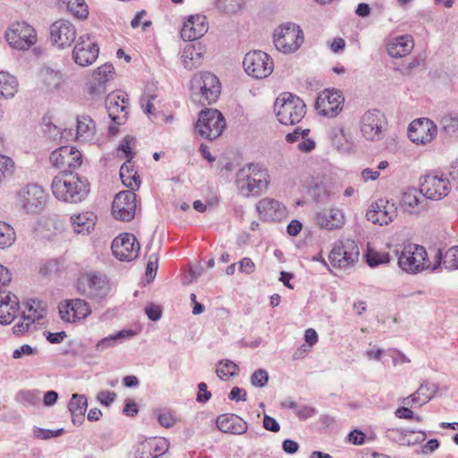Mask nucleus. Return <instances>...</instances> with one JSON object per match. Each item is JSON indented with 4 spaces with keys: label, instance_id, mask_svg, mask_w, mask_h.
<instances>
[{
    "label": "nucleus",
    "instance_id": "f257e3e1",
    "mask_svg": "<svg viewBox=\"0 0 458 458\" xmlns=\"http://www.w3.org/2000/svg\"><path fill=\"white\" fill-rule=\"evenodd\" d=\"M235 184L244 196H260L270 184L268 169L260 163H249L237 171Z\"/></svg>",
    "mask_w": 458,
    "mask_h": 458
},
{
    "label": "nucleus",
    "instance_id": "f03ea898",
    "mask_svg": "<svg viewBox=\"0 0 458 458\" xmlns=\"http://www.w3.org/2000/svg\"><path fill=\"white\" fill-rule=\"evenodd\" d=\"M51 189L54 196L67 202H80L89 192V182L72 173H60L55 176Z\"/></svg>",
    "mask_w": 458,
    "mask_h": 458
},
{
    "label": "nucleus",
    "instance_id": "7ed1b4c3",
    "mask_svg": "<svg viewBox=\"0 0 458 458\" xmlns=\"http://www.w3.org/2000/svg\"><path fill=\"white\" fill-rule=\"evenodd\" d=\"M218 78L210 72L196 73L191 81V98L202 106L211 105L220 95Z\"/></svg>",
    "mask_w": 458,
    "mask_h": 458
},
{
    "label": "nucleus",
    "instance_id": "20e7f679",
    "mask_svg": "<svg viewBox=\"0 0 458 458\" xmlns=\"http://www.w3.org/2000/svg\"><path fill=\"white\" fill-rule=\"evenodd\" d=\"M277 120L284 125L300 123L306 114V105L299 97L289 93H282L274 105Z\"/></svg>",
    "mask_w": 458,
    "mask_h": 458
},
{
    "label": "nucleus",
    "instance_id": "39448f33",
    "mask_svg": "<svg viewBox=\"0 0 458 458\" xmlns=\"http://www.w3.org/2000/svg\"><path fill=\"white\" fill-rule=\"evenodd\" d=\"M77 291L91 301H100L107 296L110 284L106 276L98 272H89L79 277Z\"/></svg>",
    "mask_w": 458,
    "mask_h": 458
},
{
    "label": "nucleus",
    "instance_id": "423d86ee",
    "mask_svg": "<svg viewBox=\"0 0 458 458\" xmlns=\"http://www.w3.org/2000/svg\"><path fill=\"white\" fill-rule=\"evenodd\" d=\"M304 41V33L299 25L287 23L279 27L274 34L276 49L284 54L296 52Z\"/></svg>",
    "mask_w": 458,
    "mask_h": 458
},
{
    "label": "nucleus",
    "instance_id": "0eeeda50",
    "mask_svg": "<svg viewBox=\"0 0 458 458\" xmlns=\"http://www.w3.org/2000/svg\"><path fill=\"white\" fill-rule=\"evenodd\" d=\"M46 307L42 301L30 299L23 303L21 320L13 327L14 335H20L30 330H36L45 318Z\"/></svg>",
    "mask_w": 458,
    "mask_h": 458
},
{
    "label": "nucleus",
    "instance_id": "6e6552de",
    "mask_svg": "<svg viewBox=\"0 0 458 458\" xmlns=\"http://www.w3.org/2000/svg\"><path fill=\"white\" fill-rule=\"evenodd\" d=\"M359 254L357 243L353 240L346 239L335 242L328 258L334 267L345 269L358 261Z\"/></svg>",
    "mask_w": 458,
    "mask_h": 458
},
{
    "label": "nucleus",
    "instance_id": "1a4fd4ad",
    "mask_svg": "<svg viewBox=\"0 0 458 458\" xmlns=\"http://www.w3.org/2000/svg\"><path fill=\"white\" fill-rule=\"evenodd\" d=\"M225 128V118L216 109H206L201 111L195 127L200 136L208 140L218 138Z\"/></svg>",
    "mask_w": 458,
    "mask_h": 458
},
{
    "label": "nucleus",
    "instance_id": "9d476101",
    "mask_svg": "<svg viewBox=\"0 0 458 458\" xmlns=\"http://www.w3.org/2000/svg\"><path fill=\"white\" fill-rule=\"evenodd\" d=\"M242 65L248 75L258 80L267 78L274 69L273 60L267 53L260 50L247 53Z\"/></svg>",
    "mask_w": 458,
    "mask_h": 458
},
{
    "label": "nucleus",
    "instance_id": "9b49d317",
    "mask_svg": "<svg viewBox=\"0 0 458 458\" xmlns=\"http://www.w3.org/2000/svg\"><path fill=\"white\" fill-rule=\"evenodd\" d=\"M427 251L420 245H408L404 247L398 258L400 268L408 273H417L429 267L427 262Z\"/></svg>",
    "mask_w": 458,
    "mask_h": 458
},
{
    "label": "nucleus",
    "instance_id": "f8f14e48",
    "mask_svg": "<svg viewBox=\"0 0 458 458\" xmlns=\"http://www.w3.org/2000/svg\"><path fill=\"white\" fill-rule=\"evenodd\" d=\"M451 191L449 179L443 174H428L423 176L420 192L426 198L439 200L446 197Z\"/></svg>",
    "mask_w": 458,
    "mask_h": 458
},
{
    "label": "nucleus",
    "instance_id": "ddd939ff",
    "mask_svg": "<svg viewBox=\"0 0 458 458\" xmlns=\"http://www.w3.org/2000/svg\"><path fill=\"white\" fill-rule=\"evenodd\" d=\"M386 119L378 110H369L360 118V129L362 136L370 141H379L384 138Z\"/></svg>",
    "mask_w": 458,
    "mask_h": 458
},
{
    "label": "nucleus",
    "instance_id": "4468645a",
    "mask_svg": "<svg viewBox=\"0 0 458 458\" xmlns=\"http://www.w3.org/2000/svg\"><path fill=\"white\" fill-rule=\"evenodd\" d=\"M5 38L9 45L20 50L29 49L37 41L34 28L26 22H16L5 32Z\"/></svg>",
    "mask_w": 458,
    "mask_h": 458
},
{
    "label": "nucleus",
    "instance_id": "2eb2a0df",
    "mask_svg": "<svg viewBox=\"0 0 458 458\" xmlns=\"http://www.w3.org/2000/svg\"><path fill=\"white\" fill-rule=\"evenodd\" d=\"M344 98L336 89H325L318 94L315 107L320 115L326 117H335L343 110Z\"/></svg>",
    "mask_w": 458,
    "mask_h": 458
},
{
    "label": "nucleus",
    "instance_id": "dca6fc26",
    "mask_svg": "<svg viewBox=\"0 0 458 458\" xmlns=\"http://www.w3.org/2000/svg\"><path fill=\"white\" fill-rule=\"evenodd\" d=\"M45 201V191L37 184L26 185L18 192V205L26 213H38Z\"/></svg>",
    "mask_w": 458,
    "mask_h": 458
},
{
    "label": "nucleus",
    "instance_id": "f3484780",
    "mask_svg": "<svg viewBox=\"0 0 458 458\" xmlns=\"http://www.w3.org/2000/svg\"><path fill=\"white\" fill-rule=\"evenodd\" d=\"M49 158L55 167L64 170L62 173H70L68 169L78 168L82 164L81 152L70 146H63L54 150Z\"/></svg>",
    "mask_w": 458,
    "mask_h": 458
},
{
    "label": "nucleus",
    "instance_id": "a211bd4d",
    "mask_svg": "<svg viewBox=\"0 0 458 458\" xmlns=\"http://www.w3.org/2000/svg\"><path fill=\"white\" fill-rule=\"evenodd\" d=\"M111 248L114 256L119 260L131 261L139 255L140 243L133 234L124 233L114 238Z\"/></svg>",
    "mask_w": 458,
    "mask_h": 458
},
{
    "label": "nucleus",
    "instance_id": "6ab92c4d",
    "mask_svg": "<svg viewBox=\"0 0 458 458\" xmlns=\"http://www.w3.org/2000/svg\"><path fill=\"white\" fill-rule=\"evenodd\" d=\"M136 211V194L131 191L117 193L112 205L113 216L121 221L129 222Z\"/></svg>",
    "mask_w": 458,
    "mask_h": 458
},
{
    "label": "nucleus",
    "instance_id": "aec40b11",
    "mask_svg": "<svg viewBox=\"0 0 458 458\" xmlns=\"http://www.w3.org/2000/svg\"><path fill=\"white\" fill-rule=\"evenodd\" d=\"M77 37L75 26L67 20H58L50 26V39L58 48L71 47Z\"/></svg>",
    "mask_w": 458,
    "mask_h": 458
},
{
    "label": "nucleus",
    "instance_id": "412c9836",
    "mask_svg": "<svg viewBox=\"0 0 458 458\" xmlns=\"http://www.w3.org/2000/svg\"><path fill=\"white\" fill-rule=\"evenodd\" d=\"M397 216V208L394 202L379 199L369 206L366 213L369 221L375 225H388Z\"/></svg>",
    "mask_w": 458,
    "mask_h": 458
},
{
    "label": "nucleus",
    "instance_id": "4be33fe9",
    "mask_svg": "<svg viewBox=\"0 0 458 458\" xmlns=\"http://www.w3.org/2000/svg\"><path fill=\"white\" fill-rule=\"evenodd\" d=\"M437 132V126L428 118L414 120L409 125V138L416 144L426 145L430 143L436 137Z\"/></svg>",
    "mask_w": 458,
    "mask_h": 458
},
{
    "label": "nucleus",
    "instance_id": "5701e85b",
    "mask_svg": "<svg viewBox=\"0 0 458 458\" xmlns=\"http://www.w3.org/2000/svg\"><path fill=\"white\" fill-rule=\"evenodd\" d=\"M128 98L124 92H112L106 98V108L108 116L117 125L127 120Z\"/></svg>",
    "mask_w": 458,
    "mask_h": 458
},
{
    "label": "nucleus",
    "instance_id": "b1692460",
    "mask_svg": "<svg viewBox=\"0 0 458 458\" xmlns=\"http://www.w3.org/2000/svg\"><path fill=\"white\" fill-rule=\"evenodd\" d=\"M98 45L89 40L88 34L80 36L72 51L74 62L81 66H88L93 64L98 56Z\"/></svg>",
    "mask_w": 458,
    "mask_h": 458
},
{
    "label": "nucleus",
    "instance_id": "393cba45",
    "mask_svg": "<svg viewBox=\"0 0 458 458\" xmlns=\"http://www.w3.org/2000/svg\"><path fill=\"white\" fill-rule=\"evenodd\" d=\"M59 313L64 321L74 323L85 319L91 313V309L86 301L72 299L59 306Z\"/></svg>",
    "mask_w": 458,
    "mask_h": 458
},
{
    "label": "nucleus",
    "instance_id": "a878e982",
    "mask_svg": "<svg viewBox=\"0 0 458 458\" xmlns=\"http://www.w3.org/2000/svg\"><path fill=\"white\" fill-rule=\"evenodd\" d=\"M208 25L204 15H191L183 23L181 36L185 41H193L201 38L208 31Z\"/></svg>",
    "mask_w": 458,
    "mask_h": 458
},
{
    "label": "nucleus",
    "instance_id": "bb28decb",
    "mask_svg": "<svg viewBox=\"0 0 458 458\" xmlns=\"http://www.w3.org/2000/svg\"><path fill=\"white\" fill-rule=\"evenodd\" d=\"M257 210L266 221L281 220L286 216V209L278 200L274 199H262L257 204Z\"/></svg>",
    "mask_w": 458,
    "mask_h": 458
},
{
    "label": "nucleus",
    "instance_id": "cd10ccee",
    "mask_svg": "<svg viewBox=\"0 0 458 458\" xmlns=\"http://www.w3.org/2000/svg\"><path fill=\"white\" fill-rule=\"evenodd\" d=\"M344 222V215L339 208L323 209L316 215V223L319 227L327 230L342 228Z\"/></svg>",
    "mask_w": 458,
    "mask_h": 458
},
{
    "label": "nucleus",
    "instance_id": "c85d7f7f",
    "mask_svg": "<svg viewBox=\"0 0 458 458\" xmlns=\"http://www.w3.org/2000/svg\"><path fill=\"white\" fill-rule=\"evenodd\" d=\"M18 310V298L10 292L0 291V324L11 323Z\"/></svg>",
    "mask_w": 458,
    "mask_h": 458
},
{
    "label": "nucleus",
    "instance_id": "c756f323",
    "mask_svg": "<svg viewBox=\"0 0 458 458\" xmlns=\"http://www.w3.org/2000/svg\"><path fill=\"white\" fill-rule=\"evenodd\" d=\"M114 67L111 64L99 66L92 74L89 85L90 94L101 95L106 92V83L113 77Z\"/></svg>",
    "mask_w": 458,
    "mask_h": 458
},
{
    "label": "nucleus",
    "instance_id": "7c9ffc66",
    "mask_svg": "<svg viewBox=\"0 0 458 458\" xmlns=\"http://www.w3.org/2000/svg\"><path fill=\"white\" fill-rule=\"evenodd\" d=\"M217 428L227 434L242 435L248 429V424L242 418L233 414H222L216 419Z\"/></svg>",
    "mask_w": 458,
    "mask_h": 458
},
{
    "label": "nucleus",
    "instance_id": "2f4dec72",
    "mask_svg": "<svg viewBox=\"0 0 458 458\" xmlns=\"http://www.w3.org/2000/svg\"><path fill=\"white\" fill-rule=\"evenodd\" d=\"M414 47V41L409 35L392 38L386 47L387 54L394 58H401L409 55Z\"/></svg>",
    "mask_w": 458,
    "mask_h": 458
},
{
    "label": "nucleus",
    "instance_id": "473e14b6",
    "mask_svg": "<svg viewBox=\"0 0 458 458\" xmlns=\"http://www.w3.org/2000/svg\"><path fill=\"white\" fill-rule=\"evenodd\" d=\"M203 47L199 43L188 45L182 53V62L188 70L196 69L201 65L203 60Z\"/></svg>",
    "mask_w": 458,
    "mask_h": 458
},
{
    "label": "nucleus",
    "instance_id": "72a5a7b5",
    "mask_svg": "<svg viewBox=\"0 0 458 458\" xmlns=\"http://www.w3.org/2000/svg\"><path fill=\"white\" fill-rule=\"evenodd\" d=\"M96 135V123L89 115H81L77 118L76 140L78 141H92Z\"/></svg>",
    "mask_w": 458,
    "mask_h": 458
},
{
    "label": "nucleus",
    "instance_id": "f704fd0d",
    "mask_svg": "<svg viewBox=\"0 0 458 458\" xmlns=\"http://www.w3.org/2000/svg\"><path fill=\"white\" fill-rule=\"evenodd\" d=\"M440 133L451 140H458V114L450 113L439 119Z\"/></svg>",
    "mask_w": 458,
    "mask_h": 458
},
{
    "label": "nucleus",
    "instance_id": "c9c22d12",
    "mask_svg": "<svg viewBox=\"0 0 458 458\" xmlns=\"http://www.w3.org/2000/svg\"><path fill=\"white\" fill-rule=\"evenodd\" d=\"M436 264L432 269L435 270L442 263L448 270L458 269V246L448 249L445 254L440 250L435 253Z\"/></svg>",
    "mask_w": 458,
    "mask_h": 458
},
{
    "label": "nucleus",
    "instance_id": "e433bc0d",
    "mask_svg": "<svg viewBox=\"0 0 458 458\" xmlns=\"http://www.w3.org/2000/svg\"><path fill=\"white\" fill-rule=\"evenodd\" d=\"M88 407L87 398L83 394H73L68 404L73 424H76V418L79 423H82Z\"/></svg>",
    "mask_w": 458,
    "mask_h": 458
},
{
    "label": "nucleus",
    "instance_id": "4c0bfd02",
    "mask_svg": "<svg viewBox=\"0 0 458 458\" xmlns=\"http://www.w3.org/2000/svg\"><path fill=\"white\" fill-rule=\"evenodd\" d=\"M120 177L123 185L131 189V191L139 189L140 180L137 172L134 171L131 162H124L120 168Z\"/></svg>",
    "mask_w": 458,
    "mask_h": 458
},
{
    "label": "nucleus",
    "instance_id": "58836bf2",
    "mask_svg": "<svg viewBox=\"0 0 458 458\" xmlns=\"http://www.w3.org/2000/svg\"><path fill=\"white\" fill-rule=\"evenodd\" d=\"M18 91L16 78L8 72H0V98H12Z\"/></svg>",
    "mask_w": 458,
    "mask_h": 458
},
{
    "label": "nucleus",
    "instance_id": "ea45409f",
    "mask_svg": "<svg viewBox=\"0 0 458 458\" xmlns=\"http://www.w3.org/2000/svg\"><path fill=\"white\" fill-rule=\"evenodd\" d=\"M73 230L77 233H89L93 228L95 222L94 216L89 213H82L71 216Z\"/></svg>",
    "mask_w": 458,
    "mask_h": 458
},
{
    "label": "nucleus",
    "instance_id": "a19ab883",
    "mask_svg": "<svg viewBox=\"0 0 458 458\" xmlns=\"http://www.w3.org/2000/svg\"><path fill=\"white\" fill-rule=\"evenodd\" d=\"M133 335L134 332L131 330H121L114 335H110L98 341L96 344V350L98 352H103L107 348L114 346L118 341H123L125 338Z\"/></svg>",
    "mask_w": 458,
    "mask_h": 458
},
{
    "label": "nucleus",
    "instance_id": "79ce46f5",
    "mask_svg": "<svg viewBox=\"0 0 458 458\" xmlns=\"http://www.w3.org/2000/svg\"><path fill=\"white\" fill-rule=\"evenodd\" d=\"M420 199L415 189H409L403 193L401 199V207L410 214H415L420 211Z\"/></svg>",
    "mask_w": 458,
    "mask_h": 458
},
{
    "label": "nucleus",
    "instance_id": "37998d69",
    "mask_svg": "<svg viewBox=\"0 0 458 458\" xmlns=\"http://www.w3.org/2000/svg\"><path fill=\"white\" fill-rule=\"evenodd\" d=\"M40 78L43 84L49 90L57 89L63 82L61 72L47 67L40 71Z\"/></svg>",
    "mask_w": 458,
    "mask_h": 458
},
{
    "label": "nucleus",
    "instance_id": "c03bdc74",
    "mask_svg": "<svg viewBox=\"0 0 458 458\" xmlns=\"http://www.w3.org/2000/svg\"><path fill=\"white\" fill-rule=\"evenodd\" d=\"M142 453L146 448L152 449L153 454H149L151 458H157V456L165 454L169 449V442L164 437L155 438L150 442L141 443Z\"/></svg>",
    "mask_w": 458,
    "mask_h": 458
},
{
    "label": "nucleus",
    "instance_id": "a18cd8bd",
    "mask_svg": "<svg viewBox=\"0 0 458 458\" xmlns=\"http://www.w3.org/2000/svg\"><path fill=\"white\" fill-rule=\"evenodd\" d=\"M238 365L230 360H222L216 365V373L222 380H227L238 374Z\"/></svg>",
    "mask_w": 458,
    "mask_h": 458
},
{
    "label": "nucleus",
    "instance_id": "49530a36",
    "mask_svg": "<svg viewBox=\"0 0 458 458\" xmlns=\"http://www.w3.org/2000/svg\"><path fill=\"white\" fill-rule=\"evenodd\" d=\"M66 4L67 10L78 19H86L89 9L85 0H62Z\"/></svg>",
    "mask_w": 458,
    "mask_h": 458
},
{
    "label": "nucleus",
    "instance_id": "de8ad7c7",
    "mask_svg": "<svg viewBox=\"0 0 458 458\" xmlns=\"http://www.w3.org/2000/svg\"><path fill=\"white\" fill-rule=\"evenodd\" d=\"M16 240L14 229L7 223L0 221V249L11 247Z\"/></svg>",
    "mask_w": 458,
    "mask_h": 458
},
{
    "label": "nucleus",
    "instance_id": "09e8293b",
    "mask_svg": "<svg viewBox=\"0 0 458 458\" xmlns=\"http://www.w3.org/2000/svg\"><path fill=\"white\" fill-rule=\"evenodd\" d=\"M217 9L225 13H235L242 10L245 0H214Z\"/></svg>",
    "mask_w": 458,
    "mask_h": 458
},
{
    "label": "nucleus",
    "instance_id": "8fccbe9b",
    "mask_svg": "<svg viewBox=\"0 0 458 458\" xmlns=\"http://www.w3.org/2000/svg\"><path fill=\"white\" fill-rule=\"evenodd\" d=\"M367 262L369 267H377L378 265L386 264L390 261L389 253L378 252L370 248L368 249L366 254Z\"/></svg>",
    "mask_w": 458,
    "mask_h": 458
},
{
    "label": "nucleus",
    "instance_id": "3c124183",
    "mask_svg": "<svg viewBox=\"0 0 458 458\" xmlns=\"http://www.w3.org/2000/svg\"><path fill=\"white\" fill-rule=\"evenodd\" d=\"M437 390V385L424 381L418 388L417 394L420 396L422 403H427L433 398Z\"/></svg>",
    "mask_w": 458,
    "mask_h": 458
},
{
    "label": "nucleus",
    "instance_id": "603ef678",
    "mask_svg": "<svg viewBox=\"0 0 458 458\" xmlns=\"http://www.w3.org/2000/svg\"><path fill=\"white\" fill-rule=\"evenodd\" d=\"M135 138L130 135L125 136L121 144L118 147V151H122L124 154V157L126 158V162H131V159L134 157V153L132 152V148L135 146Z\"/></svg>",
    "mask_w": 458,
    "mask_h": 458
},
{
    "label": "nucleus",
    "instance_id": "864d4df0",
    "mask_svg": "<svg viewBox=\"0 0 458 458\" xmlns=\"http://www.w3.org/2000/svg\"><path fill=\"white\" fill-rule=\"evenodd\" d=\"M18 399L23 403L38 405L40 403L41 395L40 392L38 390L21 391L18 394Z\"/></svg>",
    "mask_w": 458,
    "mask_h": 458
},
{
    "label": "nucleus",
    "instance_id": "5fc2aeb1",
    "mask_svg": "<svg viewBox=\"0 0 458 458\" xmlns=\"http://www.w3.org/2000/svg\"><path fill=\"white\" fill-rule=\"evenodd\" d=\"M415 430H405L402 428H389L386 431V437L395 442H399L403 445V441L405 440V437H407L408 433H415Z\"/></svg>",
    "mask_w": 458,
    "mask_h": 458
},
{
    "label": "nucleus",
    "instance_id": "6e6d98bb",
    "mask_svg": "<svg viewBox=\"0 0 458 458\" xmlns=\"http://www.w3.org/2000/svg\"><path fill=\"white\" fill-rule=\"evenodd\" d=\"M268 381V374L263 369L256 370L250 377L251 385L256 387H263Z\"/></svg>",
    "mask_w": 458,
    "mask_h": 458
},
{
    "label": "nucleus",
    "instance_id": "4d7b16f0",
    "mask_svg": "<svg viewBox=\"0 0 458 458\" xmlns=\"http://www.w3.org/2000/svg\"><path fill=\"white\" fill-rule=\"evenodd\" d=\"M13 168V160L6 156L0 155V182L5 178L6 174L12 173Z\"/></svg>",
    "mask_w": 458,
    "mask_h": 458
},
{
    "label": "nucleus",
    "instance_id": "13d9d810",
    "mask_svg": "<svg viewBox=\"0 0 458 458\" xmlns=\"http://www.w3.org/2000/svg\"><path fill=\"white\" fill-rule=\"evenodd\" d=\"M157 420L161 426L169 428L175 423V418L170 411H162L157 414Z\"/></svg>",
    "mask_w": 458,
    "mask_h": 458
},
{
    "label": "nucleus",
    "instance_id": "bf43d9fd",
    "mask_svg": "<svg viewBox=\"0 0 458 458\" xmlns=\"http://www.w3.org/2000/svg\"><path fill=\"white\" fill-rule=\"evenodd\" d=\"M64 429L59 428L57 430H49V429H43V428H36L34 430V435L36 437L39 439H49L52 437H59L63 434Z\"/></svg>",
    "mask_w": 458,
    "mask_h": 458
},
{
    "label": "nucleus",
    "instance_id": "052dcab7",
    "mask_svg": "<svg viewBox=\"0 0 458 458\" xmlns=\"http://www.w3.org/2000/svg\"><path fill=\"white\" fill-rule=\"evenodd\" d=\"M37 353V350L29 344H23L20 348L15 349L13 352V359H21L23 356H30Z\"/></svg>",
    "mask_w": 458,
    "mask_h": 458
},
{
    "label": "nucleus",
    "instance_id": "680f3d73",
    "mask_svg": "<svg viewBox=\"0 0 458 458\" xmlns=\"http://www.w3.org/2000/svg\"><path fill=\"white\" fill-rule=\"evenodd\" d=\"M115 398H116V394L114 392H111V391H101L97 395L98 401L101 404L106 405V406H108L112 403H114Z\"/></svg>",
    "mask_w": 458,
    "mask_h": 458
},
{
    "label": "nucleus",
    "instance_id": "e2e57ef3",
    "mask_svg": "<svg viewBox=\"0 0 458 458\" xmlns=\"http://www.w3.org/2000/svg\"><path fill=\"white\" fill-rule=\"evenodd\" d=\"M199 392L197 394V402L199 403H207L210 397L211 393L208 391V386L206 383L201 382L198 385Z\"/></svg>",
    "mask_w": 458,
    "mask_h": 458
},
{
    "label": "nucleus",
    "instance_id": "0e129e2a",
    "mask_svg": "<svg viewBox=\"0 0 458 458\" xmlns=\"http://www.w3.org/2000/svg\"><path fill=\"white\" fill-rule=\"evenodd\" d=\"M145 312L148 318L153 321L158 320L162 315L160 307L155 304H149L146 306Z\"/></svg>",
    "mask_w": 458,
    "mask_h": 458
},
{
    "label": "nucleus",
    "instance_id": "69168bd1",
    "mask_svg": "<svg viewBox=\"0 0 458 458\" xmlns=\"http://www.w3.org/2000/svg\"><path fill=\"white\" fill-rule=\"evenodd\" d=\"M309 133V129L301 130V128H296L293 132L288 133L285 139L288 142L293 143L297 141L300 138L304 139Z\"/></svg>",
    "mask_w": 458,
    "mask_h": 458
},
{
    "label": "nucleus",
    "instance_id": "338daca9",
    "mask_svg": "<svg viewBox=\"0 0 458 458\" xmlns=\"http://www.w3.org/2000/svg\"><path fill=\"white\" fill-rule=\"evenodd\" d=\"M239 265H240L239 270L242 273L250 275V274L253 273L255 270V264L250 258H243L239 262Z\"/></svg>",
    "mask_w": 458,
    "mask_h": 458
},
{
    "label": "nucleus",
    "instance_id": "774afa93",
    "mask_svg": "<svg viewBox=\"0 0 458 458\" xmlns=\"http://www.w3.org/2000/svg\"><path fill=\"white\" fill-rule=\"evenodd\" d=\"M263 427L269 431L278 432L280 430L279 423L272 417L265 415L263 419Z\"/></svg>",
    "mask_w": 458,
    "mask_h": 458
}]
</instances>
